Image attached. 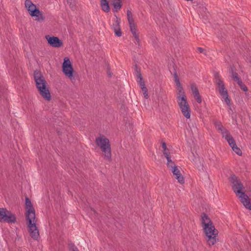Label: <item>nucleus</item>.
Returning a JSON list of instances; mask_svg holds the SVG:
<instances>
[{
    "instance_id": "nucleus-28",
    "label": "nucleus",
    "mask_w": 251,
    "mask_h": 251,
    "mask_svg": "<svg viewBox=\"0 0 251 251\" xmlns=\"http://www.w3.org/2000/svg\"><path fill=\"white\" fill-rule=\"evenodd\" d=\"M237 84L239 85L240 88L243 90L244 91L246 92L248 91V88L243 83L242 81L241 80V83L238 82Z\"/></svg>"
},
{
    "instance_id": "nucleus-10",
    "label": "nucleus",
    "mask_w": 251,
    "mask_h": 251,
    "mask_svg": "<svg viewBox=\"0 0 251 251\" xmlns=\"http://www.w3.org/2000/svg\"><path fill=\"white\" fill-rule=\"evenodd\" d=\"M229 181L231 183L232 189L237 196L244 192L245 187L236 176L232 175Z\"/></svg>"
},
{
    "instance_id": "nucleus-6",
    "label": "nucleus",
    "mask_w": 251,
    "mask_h": 251,
    "mask_svg": "<svg viewBox=\"0 0 251 251\" xmlns=\"http://www.w3.org/2000/svg\"><path fill=\"white\" fill-rule=\"evenodd\" d=\"M96 144L99 146L104 153V158L106 160H110L111 158V150L109 140L103 136L97 138Z\"/></svg>"
},
{
    "instance_id": "nucleus-9",
    "label": "nucleus",
    "mask_w": 251,
    "mask_h": 251,
    "mask_svg": "<svg viewBox=\"0 0 251 251\" xmlns=\"http://www.w3.org/2000/svg\"><path fill=\"white\" fill-rule=\"evenodd\" d=\"M16 221L15 215L5 208H0V222L15 223Z\"/></svg>"
},
{
    "instance_id": "nucleus-14",
    "label": "nucleus",
    "mask_w": 251,
    "mask_h": 251,
    "mask_svg": "<svg viewBox=\"0 0 251 251\" xmlns=\"http://www.w3.org/2000/svg\"><path fill=\"white\" fill-rule=\"evenodd\" d=\"M116 20L112 25V28L114 30L115 34L118 37L122 36V31L120 25L121 20L117 16H116Z\"/></svg>"
},
{
    "instance_id": "nucleus-4",
    "label": "nucleus",
    "mask_w": 251,
    "mask_h": 251,
    "mask_svg": "<svg viewBox=\"0 0 251 251\" xmlns=\"http://www.w3.org/2000/svg\"><path fill=\"white\" fill-rule=\"evenodd\" d=\"M176 86L178 87L176 100L181 112L186 118L189 119L190 117V109L189 104L187 102L184 92L181 86L179 78L174 79Z\"/></svg>"
},
{
    "instance_id": "nucleus-35",
    "label": "nucleus",
    "mask_w": 251,
    "mask_h": 251,
    "mask_svg": "<svg viewBox=\"0 0 251 251\" xmlns=\"http://www.w3.org/2000/svg\"><path fill=\"white\" fill-rule=\"evenodd\" d=\"M162 148L163 149V150H165L166 149H168L167 148L166 143L164 142L162 143Z\"/></svg>"
},
{
    "instance_id": "nucleus-5",
    "label": "nucleus",
    "mask_w": 251,
    "mask_h": 251,
    "mask_svg": "<svg viewBox=\"0 0 251 251\" xmlns=\"http://www.w3.org/2000/svg\"><path fill=\"white\" fill-rule=\"evenodd\" d=\"M34 80L36 87L38 88L40 95L46 100H50V94L48 88L46 87V81L44 77L40 72H34Z\"/></svg>"
},
{
    "instance_id": "nucleus-2",
    "label": "nucleus",
    "mask_w": 251,
    "mask_h": 251,
    "mask_svg": "<svg viewBox=\"0 0 251 251\" xmlns=\"http://www.w3.org/2000/svg\"><path fill=\"white\" fill-rule=\"evenodd\" d=\"M201 221L207 243L209 246L214 245L217 242L218 231L215 229L211 220L204 213L201 214Z\"/></svg>"
},
{
    "instance_id": "nucleus-29",
    "label": "nucleus",
    "mask_w": 251,
    "mask_h": 251,
    "mask_svg": "<svg viewBox=\"0 0 251 251\" xmlns=\"http://www.w3.org/2000/svg\"><path fill=\"white\" fill-rule=\"evenodd\" d=\"M194 98L199 103H200L201 102V97L200 96V94L194 96Z\"/></svg>"
},
{
    "instance_id": "nucleus-16",
    "label": "nucleus",
    "mask_w": 251,
    "mask_h": 251,
    "mask_svg": "<svg viewBox=\"0 0 251 251\" xmlns=\"http://www.w3.org/2000/svg\"><path fill=\"white\" fill-rule=\"evenodd\" d=\"M100 5L101 7V9L103 11L105 12H108L109 11L110 8L109 4L106 0H101Z\"/></svg>"
},
{
    "instance_id": "nucleus-22",
    "label": "nucleus",
    "mask_w": 251,
    "mask_h": 251,
    "mask_svg": "<svg viewBox=\"0 0 251 251\" xmlns=\"http://www.w3.org/2000/svg\"><path fill=\"white\" fill-rule=\"evenodd\" d=\"M221 132L223 135V137L225 138V139H226L228 137H230L231 135L229 131L225 128L223 129L221 131Z\"/></svg>"
},
{
    "instance_id": "nucleus-24",
    "label": "nucleus",
    "mask_w": 251,
    "mask_h": 251,
    "mask_svg": "<svg viewBox=\"0 0 251 251\" xmlns=\"http://www.w3.org/2000/svg\"><path fill=\"white\" fill-rule=\"evenodd\" d=\"M215 126H216V129L220 131L222 130V129L225 128L222 125L221 123L219 121L215 122Z\"/></svg>"
},
{
    "instance_id": "nucleus-26",
    "label": "nucleus",
    "mask_w": 251,
    "mask_h": 251,
    "mask_svg": "<svg viewBox=\"0 0 251 251\" xmlns=\"http://www.w3.org/2000/svg\"><path fill=\"white\" fill-rule=\"evenodd\" d=\"M176 178L178 182L180 184L184 183V179L183 176L180 174L179 176H176Z\"/></svg>"
},
{
    "instance_id": "nucleus-11",
    "label": "nucleus",
    "mask_w": 251,
    "mask_h": 251,
    "mask_svg": "<svg viewBox=\"0 0 251 251\" xmlns=\"http://www.w3.org/2000/svg\"><path fill=\"white\" fill-rule=\"evenodd\" d=\"M62 71L66 76L70 78L73 77L74 69L72 63L68 57L64 59L62 64Z\"/></svg>"
},
{
    "instance_id": "nucleus-20",
    "label": "nucleus",
    "mask_w": 251,
    "mask_h": 251,
    "mask_svg": "<svg viewBox=\"0 0 251 251\" xmlns=\"http://www.w3.org/2000/svg\"><path fill=\"white\" fill-rule=\"evenodd\" d=\"M226 140L227 141L228 144L231 148L234 147V146L236 145L234 139L231 135H230V137L227 138Z\"/></svg>"
},
{
    "instance_id": "nucleus-37",
    "label": "nucleus",
    "mask_w": 251,
    "mask_h": 251,
    "mask_svg": "<svg viewBox=\"0 0 251 251\" xmlns=\"http://www.w3.org/2000/svg\"><path fill=\"white\" fill-rule=\"evenodd\" d=\"M107 74L109 76H111V74L110 72H109V71L107 72Z\"/></svg>"
},
{
    "instance_id": "nucleus-30",
    "label": "nucleus",
    "mask_w": 251,
    "mask_h": 251,
    "mask_svg": "<svg viewBox=\"0 0 251 251\" xmlns=\"http://www.w3.org/2000/svg\"><path fill=\"white\" fill-rule=\"evenodd\" d=\"M142 90L143 92V95H144V98L147 99H148L149 96H148V89L146 88L142 89Z\"/></svg>"
},
{
    "instance_id": "nucleus-36",
    "label": "nucleus",
    "mask_w": 251,
    "mask_h": 251,
    "mask_svg": "<svg viewBox=\"0 0 251 251\" xmlns=\"http://www.w3.org/2000/svg\"><path fill=\"white\" fill-rule=\"evenodd\" d=\"M174 79H175L176 78H178V76H177L176 72V71L174 72Z\"/></svg>"
},
{
    "instance_id": "nucleus-18",
    "label": "nucleus",
    "mask_w": 251,
    "mask_h": 251,
    "mask_svg": "<svg viewBox=\"0 0 251 251\" xmlns=\"http://www.w3.org/2000/svg\"><path fill=\"white\" fill-rule=\"evenodd\" d=\"M127 18L129 25L134 23V21L133 18L132 14L131 11L129 10H127Z\"/></svg>"
},
{
    "instance_id": "nucleus-32",
    "label": "nucleus",
    "mask_w": 251,
    "mask_h": 251,
    "mask_svg": "<svg viewBox=\"0 0 251 251\" xmlns=\"http://www.w3.org/2000/svg\"><path fill=\"white\" fill-rule=\"evenodd\" d=\"M163 154L165 157L170 155V152L168 149H166L165 150H163Z\"/></svg>"
},
{
    "instance_id": "nucleus-38",
    "label": "nucleus",
    "mask_w": 251,
    "mask_h": 251,
    "mask_svg": "<svg viewBox=\"0 0 251 251\" xmlns=\"http://www.w3.org/2000/svg\"><path fill=\"white\" fill-rule=\"evenodd\" d=\"M92 210H93L94 211V213H95V210H94V209H93L92 208L91 209Z\"/></svg>"
},
{
    "instance_id": "nucleus-27",
    "label": "nucleus",
    "mask_w": 251,
    "mask_h": 251,
    "mask_svg": "<svg viewBox=\"0 0 251 251\" xmlns=\"http://www.w3.org/2000/svg\"><path fill=\"white\" fill-rule=\"evenodd\" d=\"M167 160V166L168 167H171V166H173L174 165V162L171 159V156L169 155L165 157Z\"/></svg>"
},
{
    "instance_id": "nucleus-25",
    "label": "nucleus",
    "mask_w": 251,
    "mask_h": 251,
    "mask_svg": "<svg viewBox=\"0 0 251 251\" xmlns=\"http://www.w3.org/2000/svg\"><path fill=\"white\" fill-rule=\"evenodd\" d=\"M233 151L238 155H241L242 151L241 150L237 147V145H235L234 147L231 148Z\"/></svg>"
},
{
    "instance_id": "nucleus-1",
    "label": "nucleus",
    "mask_w": 251,
    "mask_h": 251,
    "mask_svg": "<svg viewBox=\"0 0 251 251\" xmlns=\"http://www.w3.org/2000/svg\"><path fill=\"white\" fill-rule=\"evenodd\" d=\"M25 205L26 212V219L27 221V226L30 236L34 239L37 240L39 236V231L36 225L35 211L30 199L26 197Z\"/></svg>"
},
{
    "instance_id": "nucleus-12",
    "label": "nucleus",
    "mask_w": 251,
    "mask_h": 251,
    "mask_svg": "<svg viewBox=\"0 0 251 251\" xmlns=\"http://www.w3.org/2000/svg\"><path fill=\"white\" fill-rule=\"evenodd\" d=\"M46 38L48 44L52 47L59 48L63 45L62 41L57 37L46 35Z\"/></svg>"
},
{
    "instance_id": "nucleus-19",
    "label": "nucleus",
    "mask_w": 251,
    "mask_h": 251,
    "mask_svg": "<svg viewBox=\"0 0 251 251\" xmlns=\"http://www.w3.org/2000/svg\"><path fill=\"white\" fill-rule=\"evenodd\" d=\"M232 79L236 81L237 83H238V82H240L241 83V78L239 77L238 76V75L237 73L236 72H234L233 71V70H232Z\"/></svg>"
},
{
    "instance_id": "nucleus-21",
    "label": "nucleus",
    "mask_w": 251,
    "mask_h": 251,
    "mask_svg": "<svg viewBox=\"0 0 251 251\" xmlns=\"http://www.w3.org/2000/svg\"><path fill=\"white\" fill-rule=\"evenodd\" d=\"M171 168H172V171L174 176H177L180 175V171L178 169L176 166H171Z\"/></svg>"
},
{
    "instance_id": "nucleus-31",
    "label": "nucleus",
    "mask_w": 251,
    "mask_h": 251,
    "mask_svg": "<svg viewBox=\"0 0 251 251\" xmlns=\"http://www.w3.org/2000/svg\"><path fill=\"white\" fill-rule=\"evenodd\" d=\"M70 250L72 251H79L77 247H75L74 244H71Z\"/></svg>"
},
{
    "instance_id": "nucleus-3",
    "label": "nucleus",
    "mask_w": 251,
    "mask_h": 251,
    "mask_svg": "<svg viewBox=\"0 0 251 251\" xmlns=\"http://www.w3.org/2000/svg\"><path fill=\"white\" fill-rule=\"evenodd\" d=\"M176 86L178 87L176 100L181 112L186 118L189 119L190 117V109L189 104L187 102L184 92L181 86L179 78L174 79Z\"/></svg>"
},
{
    "instance_id": "nucleus-8",
    "label": "nucleus",
    "mask_w": 251,
    "mask_h": 251,
    "mask_svg": "<svg viewBox=\"0 0 251 251\" xmlns=\"http://www.w3.org/2000/svg\"><path fill=\"white\" fill-rule=\"evenodd\" d=\"M25 5L29 15L31 17H35L36 21L41 22L45 20L42 12L40 11L30 0H25Z\"/></svg>"
},
{
    "instance_id": "nucleus-15",
    "label": "nucleus",
    "mask_w": 251,
    "mask_h": 251,
    "mask_svg": "<svg viewBox=\"0 0 251 251\" xmlns=\"http://www.w3.org/2000/svg\"><path fill=\"white\" fill-rule=\"evenodd\" d=\"M121 0H111L112 4L114 7V12H118L122 7V4Z\"/></svg>"
},
{
    "instance_id": "nucleus-13",
    "label": "nucleus",
    "mask_w": 251,
    "mask_h": 251,
    "mask_svg": "<svg viewBox=\"0 0 251 251\" xmlns=\"http://www.w3.org/2000/svg\"><path fill=\"white\" fill-rule=\"evenodd\" d=\"M134 72L135 75L136 77V80L139 84L140 87L141 89L146 88L145 81L143 80L142 74L141 73V69L136 64L134 66Z\"/></svg>"
},
{
    "instance_id": "nucleus-17",
    "label": "nucleus",
    "mask_w": 251,
    "mask_h": 251,
    "mask_svg": "<svg viewBox=\"0 0 251 251\" xmlns=\"http://www.w3.org/2000/svg\"><path fill=\"white\" fill-rule=\"evenodd\" d=\"M129 25V27L130 31L133 34V36H135L136 35H138V33L137 32V30L136 29L135 23L134 24H131Z\"/></svg>"
},
{
    "instance_id": "nucleus-33",
    "label": "nucleus",
    "mask_w": 251,
    "mask_h": 251,
    "mask_svg": "<svg viewBox=\"0 0 251 251\" xmlns=\"http://www.w3.org/2000/svg\"><path fill=\"white\" fill-rule=\"evenodd\" d=\"M134 38H135V39L136 40V41L135 42V43L136 44H139V42H140V39H139V35H136L135 36H134Z\"/></svg>"
},
{
    "instance_id": "nucleus-23",
    "label": "nucleus",
    "mask_w": 251,
    "mask_h": 251,
    "mask_svg": "<svg viewBox=\"0 0 251 251\" xmlns=\"http://www.w3.org/2000/svg\"><path fill=\"white\" fill-rule=\"evenodd\" d=\"M191 90H192L193 96L200 94L199 90L198 89V88L197 87L196 85L195 84H192L191 85Z\"/></svg>"
},
{
    "instance_id": "nucleus-34",
    "label": "nucleus",
    "mask_w": 251,
    "mask_h": 251,
    "mask_svg": "<svg viewBox=\"0 0 251 251\" xmlns=\"http://www.w3.org/2000/svg\"><path fill=\"white\" fill-rule=\"evenodd\" d=\"M197 50L200 53H203L204 50L202 48H201V47H198L197 48Z\"/></svg>"
},
{
    "instance_id": "nucleus-7",
    "label": "nucleus",
    "mask_w": 251,
    "mask_h": 251,
    "mask_svg": "<svg viewBox=\"0 0 251 251\" xmlns=\"http://www.w3.org/2000/svg\"><path fill=\"white\" fill-rule=\"evenodd\" d=\"M214 82L218 87L220 94L225 99L226 103L230 106V100L228 98L227 91L225 87L223 80L218 73L214 74Z\"/></svg>"
}]
</instances>
